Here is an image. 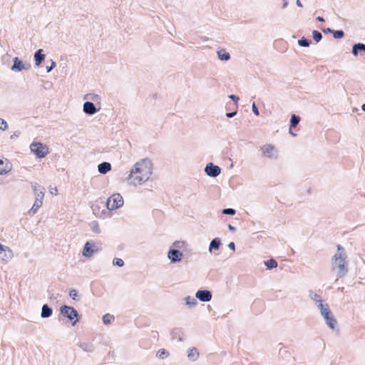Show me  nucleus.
<instances>
[{"mask_svg":"<svg viewBox=\"0 0 365 365\" xmlns=\"http://www.w3.org/2000/svg\"><path fill=\"white\" fill-rule=\"evenodd\" d=\"M153 163L148 158H143L136 162L127 178L129 184L142 185L148 181L153 173Z\"/></svg>","mask_w":365,"mask_h":365,"instance_id":"nucleus-1","label":"nucleus"},{"mask_svg":"<svg viewBox=\"0 0 365 365\" xmlns=\"http://www.w3.org/2000/svg\"><path fill=\"white\" fill-rule=\"evenodd\" d=\"M347 257L344 248L340 245H337V252L332 257L333 269L338 268V276L344 277L348 272V267L346 263Z\"/></svg>","mask_w":365,"mask_h":365,"instance_id":"nucleus-2","label":"nucleus"},{"mask_svg":"<svg viewBox=\"0 0 365 365\" xmlns=\"http://www.w3.org/2000/svg\"><path fill=\"white\" fill-rule=\"evenodd\" d=\"M60 314L68 319L73 326H75L81 319L78 311L71 306L63 304L59 308Z\"/></svg>","mask_w":365,"mask_h":365,"instance_id":"nucleus-3","label":"nucleus"},{"mask_svg":"<svg viewBox=\"0 0 365 365\" xmlns=\"http://www.w3.org/2000/svg\"><path fill=\"white\" fill-rule=\"evenodd\" d=\"M123 198L120 193H114L106 201V207L109 210H115L123 205Z\"/></svg>","mask_w":365,"mask_h":365,"instance_id":"nucleus-4","label":"nucleus"},{"mask_svg":"<svg viewBox=\"0 0 365 365\" xmlns=\"http://www.w3.org/2000/svg\"><path fill=\"white\" fill-rule=\"evenodd\" d=\"M30 148L32 153L38 158H43L48 153V148L41 142H34L31 144Z\"/></svg>","mask_w":365,"mask_h":365,"instance_id":"nucleus-5","label":"nucleus"},{"mask_svg":"<svg viewBox=\"0 0 365 365\" xmlns=\"http://www.w3.org/2000/svg\"><path fill=\"white\" fill-rule=\"evenodd\" d=\"M321 315L323 317L326 324L328 327L332 330H334L337 326V322L336 318L334 317L329 307H327L325 310L322 311Z\"/></svg>","mask_w":365,"mask_h":365,"instance_id":"nucleus-6","label":"nucleus"},{"mask_svg":"<svg viewBox=\"0 0 365 365\" xmlns=\"http://www.w3.org/2000/svg\"><path fill=\"white\" fill-rule=\"evenodd\" d=\"M13 65L11 67V70L14 72H20L23 70H29L31 68L29 63L26 64L19 57H14L13 58Z\"/></svg>","mask_w":365,"mask_h":365,"instance_id":"nucleus-7","label":"nucleus"},{"mask_svg":"<svg viewBox=\"0 0 365 365\" xmlns=\"http://www.w3.org/2000/svg\"><path fill=\"white\" fill-rule=\"evenodd\" d=\"M183 257V254L180 250L175 248H170L168 252V258L170 261L171 263H178L180 262Z\"/></svg>","mask_w":365,"mask_h":365,"instance_id":"nucleus-8","label":"nucleus"},{"mask_svg":"<svg viewBox=\"0 0 365 365\" xmlns=\"http://www.w3.org/2000/svg\"><path fill=\"white\" fill-rule=\"evenodd\" d=\"M98 248L95 244L91 242L90 241H87L83 246L82 255L86 257H91L95 253L98 252Z\"/></svg>","mask_w":365,"mask_h":365,"instance_id":"nucleus-9","label":"nucleus"},{"mask_svg":"<svg viewBox=\"0 0 365 365\" xmlns=\"http://www.w3.org/2000/svg\"><path fill=\"white\" fill-rule=\"evenodd\" d=\"M205 173L211 178H216L220 174L221 168L212 163H208L205 168Z\"/></svg>","mask_w":365,"mask_h":365,"instance_id":"nucleus-10","label":"nucleus"},{"mask_svg":"<svg viewBox=\"0 0 365 365\" xmlns=\"http://www.w3.org/2000/svg\"><path fill=\"white\" fill-rule=\"evenodd\" d=\"M195 297L202 302H208L211 301L212 294L208 289H199L195 293Z\"/></svg>","mask_w":365,"mask_h":365,"instance_id":"nucleus-11","label":"nucleus"},{"mask_svg":"<svg viewBox=\"0 0 365 365\" xmlns=\"http://www.w3.org/2000/svg\"><path fill=\"white\" fill-rule=\"evenodd\" d=\"M100 106L98 108H97L96 104L91 101H86L83 106V112L88 115H93L96 114L98 111L100 110Z\"/></svg>","mask_w":365,"mask_h":365,"instance_id":"nucleus-12","label":"nucleus"},{"mask_svg":"<svg viewBox=\"0 0 365 365\" xmlns=\"http://www.w3.org/2000/svg\"><path fill=\"white\" fill-rule=\"evenodd\" d=\"M274 146L271 144L264 145L261 148L262 155L270 159H276L277 158V155L274 153Z\"/></svg>","mask_w":365,"mask_h":365,"instance_id":"nucleus-13","label":"nucleus"},{"mask_svg":"<svg viewBox=\"0 0 365 365\" xmlns=\"http://www.w3.org/2000/svg\"><path fill=\"white\" fill-rule=\"evenodd\" d=\"M34 61L35 65L39 66L42 62L45 60L46 55L43 53V51L41 48L38 49L34 53Z\"/></svg>","mask_w":365,"mask_h":365,"instance_id":"nucleus-14","label":"nucleus"},{"mask_svg":"<svg viewBox=\"0 0 365 365\" xmlns=\"http://www.w3.org/2000/svg\"><path fill=\"white\" fill-rule=\"evenodd\" d=\"M111 169V164L108 162H102L98 165V171L102 175L108 173Z\"/></svg>","mask_w":365,"mask_h":365,"instance_id":"nucleus-15","label":"nucleus"},{"mask_svg":"<svg viewBox=\"0 0 365 365\" xmlns=\"http://www.w3.org/2000/svg\"><path fill=\"white\" fill-rule=\"evenodd\" d=\"M53 314V309L48 304H44L41 307V317L43 319L49 318Z\"/></svg>","mask_w":365,"mask_h":365,"instance_id":"nucleus-16","label":"nucleus"},{"mask_svg":"<svg viewBox=\"0 0 365 365\" xmlns=\"http://www.w3.org/2000/svg\"><path fill=\"white\" fill-rule=\"evenodd\" d=\"M365 52V44L363 43H356L352 46L351 53L357 56L359 53Z\"/></svg>","mask_w":365,"mask_h":365,"instance_id":"nucleus-17","label":"nucleus"},{"mask_svg":"<svg viewBox=\"0 0 365 365\" xmlns=\"http://www.w3.org/2000/svg\"><path fill=\"white\" fill-rule=\"evenodd\" d=\"M222 245V241L220 237H215L212 239L209 245V252H212L213 250H220V245Z\"/></svg>","mask_w":365,"mask_h":365,"instance_id":"nucleus-18","label":"nucleus"},{"mask_svg":"<svg viewBox=\"0 0 365 365\" xmlns=\"http://www.w3.org/2000/svg\"><path fill=\"white\" fill-rule=\"evenodd\" d=\"M182 329L181 328H174L172 329L170 332L171 339L173 340L177 339L178 341H182L183 339L182 337Z\"/></svg>","mask_w":365,"mask_h":365,"instance_id":"nucleus-19","label":"nucleus"},{"mask_svg":"<svg viewBox=\"0 0 365 365\" xmlns=\"http://www.w3.org/2000/svg\"><path fill=\"white\" fill-rule=\"evenodd\" d=\"M2 254L4 255L1 258V261L4 263H7L14 257L13 251L8 246H6L5 251H4Z\"/></svg>","mask_w":365,"mask_h":365,"instance_id":"nucleus-20","label":"nucleus"},{"mask_svg":"<svg viewBox=\"0 0 365 365\" xmlns=\"http://www.w3.org/2000/svg\"><path fill=\"white\" fill-rule=\"evenodd\" d=\"M78 345L86 352H93L95 349L94 345L91 342H78Z\"/></svg>","mask_w":365,"mask_h":365,"instance_id":"nucleus-21","label":"nucleus"},{"mask_svg":"<svg viewBox=\"0 0 365 365\" xmlns=\"http://www.w3.org/2000/svg\"><path fill=\"white\" fill-rule=\"evenodd\" d=\"M199 356V352L195 347L190 348L187 351V357L189 360L195 361Z\"/></svg>","mask_w":365,"mask_h":365,"instance_id":"nucleus-22","label":"nucleus"},{"mask_svg":"<svg viewBox=\"0 0 365 365\" xmlns=\"http://www.w3.org/2000/svg\"><path fill=\"white\" fill-rule=\"evenodd\" d=\"M301 118L296 114H292L289 120V130H293L299 123Z\"/></svg>","mask_w":365,"mask_h":365,"instance_id":"nucleus-23","label":"nucleus"},{"mask_svg":"<svg viewBox=\"0 0 365 365\" xmlns=\"http://www.w3.org/2000/svg\"><path fill=\"white\" fill-rule=\"evenodd\" d=\"M217 53L220 61H227L230 59V54L224 48L218 50Z\"/></svg>","mask_w":365,"mask_h":365,"instance_id":"nucleus-24","label":"nucleus"},{"mask_svg":"<svg viewBox=\"0 0 365 365\" xmlns=\"http://www.w3.org/2000/svg\"><path fill=\"white\" fill-rule=\"evenodd\" d=\"M185 304L189 308L195 307L198 304L197 298L196 297L195 298V297H191V296H187L185 298Z\"/></svg>","mask_w":365,"mask_h":365,"instance_id":"nucleus-25","label":"nucleus"},{"mask_svg":"<svg viewBox=\"0 0 365 365\" xmlns=\"http://www.w3.org/2000/svg\"><path fill=\"white\" fill-rule=\"evenodd\" d=\"M264 264L266 266L267 269L270 270L274 268H276L278 265V263L274 259L271 258L269 259L264 261Z\"/></svg>","mask_w":365,"mask_h":365,"instance_id":"nucleus-26","label":"nucleus"},{"mask_svg":"<svg viewBox=\"0 0 365 365\" xmlns=\"http://www.w3.org/2000/svg\"><path fill=\"white\" fill-rule=\"evenodd\" d=\"M312 43V40L305 36L301 37L297 41L298 45L301 47H309Z\"/></svg>","mask_w":365,"mask_h":365,"instance_id":"nucleus-27","label":"nucleus"},{"mask_svg":"<svg viewBox=\"0 0 365 365\" xmlns=\"http://www.w3.org/2000/svg\"><path fill=\"white\" fill-rule=\"evenodd\" d=\"M114 319H115L114 316L110 314H108V313L104 314L102 317L103 323L105 325H108V324H111V322H113Z\"/></svg>","mask_w":365,"mask_h":365,"instance_id":"nucleus-28","label":"nucleus"},{"mask_svg":"<svg viewBox=\"0 0 365 365\" xmlns=\"http://www.w3.org/2000/svg\"><path fill=\"white\" fill-rule=\"evenodd\" d=\"M69 297L74 301L80 300V297L78 295V291L75 289H71L69 290Z\"/></svg>","mask_w":365,"mask_h":365,"instance_id":"nucleus-29","label":"nucleus"},{"mask_svg":"<svg viewBox=\"0 0 365 365\" xmlns=\"http://www.w3.org/2000/svg\"><path fill=\"white\" fill-rule=\"evenodd\" d=\"M312 37L313 39L317 42H319L322 39V34L320 31L318 30H313L312 31Z\"/></svg>","mask_w":365,"mask_h":365,"instance_id":"nucleus-30","label":"nucleus"},{"mask_svg":"<svg viewBox=\"0 0 365 365\" xmlns=\"http://www.w3.org/2000/svg\"><path fill=\"white\" fill-rule=\"evenodd\" d=\"M10 169L7 167V165H4V161L2 159H0V175L6 174Z\"/></svg>","mask_w":365,"mask_h":365,"instance_id":"nucleus-31","label":"nucleus"},{"mask_svg":"<svg viewBox=\"0 0 365 365\" xmlns=\"http://www.w3.org/2000/svg\"><path fill=\"white\" fill-rule=\"evenodd\" d=\"M91 229L96 234H99L101 232V229L99 228V225L97 221H92L90 224Z\"/></svg>","mask_w":365,"mask_h":365,"instance_id":"nucleus-32","label":"nucleus"},{"mask_svg":"<svg viewBox=\"0 0 365 365\" xmlns=\"http://www.w3.org/2000/svg\"><path fill=\"white\" fill-rule=\"evenodd\" d=\"M169 355V352L165 350V349H160L158 350L157 353V356H158L160 359H164L167 358Z\"/></svg>","mask_w":365,"mask_h":365,"instance_id":"nucleus-33","label":"nucleus"},{"mask_svg":"<svg viewBox=\"0 0 365 365\" xmlns=\"http://www.w3.org/2000/svg\"><path fill=\"white\" fill-rule=\"evenodd\" d=\"M333 37L336 39L342 38L344 36V32L343 30H334L332 32Z\"/></svg>","mask_w":365,"mask_h":365,"instance_id":"nucleus-34","label":"nucleus"},{"mask_svg":"<svg viewBox=\"0 0 365 365\" xmlns=\"http://www.w3.org/2000/svg\"><path fill=\"white\" fill-rule=\"evenodd\" d=\"M86 97L91 99V101L96 103H98V104H100L101 97L98 95L96 93H88L86 95Z\"/></svg>","mask_w":365,"mask_h":365,"instance_id":"nucleus-35","label":"nucleus"},{"mask_svg":"<svg viewBox=\"0 0 365 365\" xmlns=\"http://www.w3.org/2000/svg\"><path fill=\"white\" fill-rule=\"evenodd\" d=\"M185 245V242L184 241H181V240H177L175 242H173L172 247H170V248H175L178 250H180V249H182Z\"/></svg>","mask_w":365,"mask_h":365,"instance_id":"nucleus-36","label":"nucleus"},{"mask_svg":"<svg viewBox=\"0 0 365 365\" xmlns=\"http://www.w3.org/2000/svg\"><path fill=\"white\" fill-rule=\"evenodd\" d=\"M93 214L96 216V217H101V218H104L105 216L108 213L107 210H103L101 211H100V213H97L96 212V207H93Z\"/></svg>","mask_w":365,"mask_h":365,"instance_id":"nucleus-37","label":"nucleus"},{"mask_svg":"<svg viewBox=\"0 0 365 365\" xmlns=\"http://www.w3.org/2000/svg\"><path fill=\"white\" fill-rule=\"evenodd\" d=\"M113 264L114 266L122 267L124 266L125 263H124V261L122 259L118 258V257H115L113 259Z\"/></svg>","mask_w":365,"mask_h":365,"instance_id":"nucleus-38","label":"nucleus"},{"mask_svg":"<svg viewBox=\"0 0 365 365\" xmlns=\"http://www.w3.org/2000/svg\"><path fill=\"white\" fill-rule=\"evenodd\" d=\"M223 215H234L236 213V210L233 208H224L222 210Z\"/></svg>","mask_w":365,"mask_h":365,"instance_id":"nucleus-39","label":"nucleus"},{"mask_svg":"<svg viewBox=\"0 0 365 365\" xmlns=\"http://www.w3.org/2000/svg\"><path fill=\"white\" fill-rule=\"evenodd\" d=\"M317 306L318 309L320 310V313H322V311H323V309L325 310L326 309H327V307H329L328 304L323 303V300L317 302Z\"/></svg>","mask_w":365,"mask_h":365,"instance_id":"nucleus-40","label":"nucleus"},{"mask_svg":"<svg viewBox=\"0 0 365 365\" xmlns=\"http://www.w3.org/2000/svg\"><path fill=\"white\" fill-rule=\"evenodd\" d=\"M32 187L35 195L38 194L41 191H43L44 190L41 185H39L37 183L32 184Z\"/></svg>","mask_w":365,"mask_h":365,"instance_id":"nucleus-41","label":"nucleus"},{"mask_svg":"<svg viewBox=\"0 0 365 365\" xmlns=\"http://www.w3.org/2000/svg\"><path fill=\"white\" fill-rule=\"evenodd\" d=\"M7 128H8V124H7L6 121L3 118H0V130L4 131V130H7Z\"/></svg>","mask_w":365,"mask_h":365,"instance_id":"nucleus-42","label":"nucleus"},{"mask_svg":"<svg viewBox=\"0 0 365 365\" xmlns=\"http://www.w3.org/2000/svg\"><path fill=\"white\" fill-rule=\"evenodd\" d=\"M252 110L255 115H259V111L257 106H256L255 102H253L252 104Z\"/></svg>","mask_w":365,"mask_h":365,"instance_id":"nucleus-43","label":"nucleus"},{"mask_svg":"<svg viewBox=\"0 0 365 365\" xmlns=\"http://www.w3.org/2000/svg\"><path fill=\"white\" fill-rule=\"evenodd\" d=\"M312 294H313V297H312V298L314 301L316 302V303L322 300L320 295H319L317 294H314L312 292H311L310 296H312Z\"/></svg>","mask_w":365,"mask_h":365,"instance_id":"nucleus-44","label":"nucleus"},{"mask_svg":"<svg viewBox=\"0 0 365 365\" xmlns=\"http://www.w3.org/2000/svg\"><path fill=\"white\" fill-rule=\"evenodd\" d=\"M56 66V63L51 60V63L49 66H46V71L47 73L51 72Z\"/></svg>","mask_w":365,"mask_h":365,"instance_id":"nucleus-45","label":"nucleus"},{"mask_svg":"<svg viewBox=\"0 0 365 365\" xmlns=\"http://www.w3.org/2000/svg\"><path fill=\"white\" fill-rule=\"evenodd\" d=\"M229 98L231 99L235 104H237V103L240 100V98L235 94L230 95Z\"/></svg>","mask_w":365,"mask_h":365,"instance_id":"nucleus-46","label":"nucleus"},{"mask_svg":"<svg viewBox=\"0 0 365 365\" xmlns=\"http://www.w3.org/2000/svg\"><path fill=\"white\" fill-rule=\"evenodd\" d=\"M237 110H235L232 112L226 113L225 115L227 118H233L234 116H235L237 115Z\"/></svg>","mask_w":365,"mask_h":365,"instance_id":"nucleus-47","label":"nucleus"},{"mask_svg":"<svg viewBox=\"0 0 365 365\" xmlns=\"http://www.w3.org/2000/svg\"><path fill=\"white\" fill-rule=\"evenodd\" d=\"M38 208H40V207L34 206V204L32 207L29 211V213L31 214V215H34L35 213H36V212L38 210Z\"/></svg>","mask_w":365,"mask_h":365,"instance_id":"nucleus-48","label":"nucleus"},{"mask_svg":"<svg viewBox=\"0 0 365 365\" xmlns=\"http://www.w3.org/2000/svg\"><path fill=\"white\" fill-rule=\"evenodd\" d=\"M322 32L324 34H332V32L334 31V29H331V28H324L322 29Z\"/></svg>","mask_w":365,"mask_h":365,"instance_id":"nucleus-49","label":"nucleus"},{"mask_svg":"<svg viewBox=\"0 0 365 365\" xmlns=\"http://www.w3.org/2000/svg\"><path fill=\"white\" fill-rule=\"evenodd\" d=\"M36 198L40 200H43L44 197V191H41L38 194L35 195Z\"/></svg>","mask_w":365,"mask_h":365,"instance_id":"nucleus-50","label":"nucleus"},{"mask_svg":"<svg viewBox=\"0 0 365 365\" xmlns=\"http://www.w3.org/2000/svg\"><path fill=\"white\" fill-rule=\"evenodd\" d=\"M34 204V206L41 207L43 204V200H40L36 198V200Z\"/></svg>","mask_w":365,"mask_h":365,"instance_id":"nucleus-51","label":"nucleus"},{"mask_svg":"<svg viewBox=\"0 0 365 365\" xmlns=\"http://www.w3.org/2000/svg\"><path fill=\"white\" fill-rule=\"evenodd\" d=\"M21 134V132L19 130H16L14 133L11 135L10 138L13 139L14 137H18Z\"/></svg>","mask_w":365,"mask_h":365,"instance_id":"nucleus-52","label":"nucleus"},{"mask_svg":"<svg viewBox=\"0 0 365 365\" xmlns=\"http://www.w3.org/2000/svg\"><path fill=\"white\" fill-rule=\"evenodd\" d=\"M228 247H229L230 250H232L235 251V242H230L228 244Z\"/></svg>","mask_w":365,"mask_h":365,"instance_id":"nucleus-53","label":"nucleus"},{"mask_svg":"<svg viewBox=\"0 0 365 365\" xmlns=\"http://www.w3.org/2000/svg\"><path fill=\"white\" fill-rule=\"evenodd\" d=\"M228 229H229L230 231H231L232 232H235L236 231V227L232 226L230 224L228 225Z\"/></svg>","mask_w":365,"mask_h":365,"instance_id":"nucleus-54","label":"nucleus"},{"mask_svg":"<svg viewBox=\"0 0 365 365\" xmlns=\"http://www.w3.org/2000/svg\"><path fill=\"white\" fill-rule=\"evenodd\" d=\"M5 248H6V246L0 243V255H1L4 251H5Z\"/></svg>","mask_w":365,"mask_h":365,"instance_id":"nucleus-55","label":"nucleus"},{"mask_svg":"<svg viewBox=\"0 0 365 365\" xmlns=\"http://www.w3.org/2000/svg\"><path fill=\"white\" fill-rule=\"evenodd\" d=\"M316 20H317V21H319V22H324V21H325L324 18L323 16H317V17L316 18Z\"/></svg>","mask_w":365,"mask_h":365,"instance_id":"nucleus-56","label":"nucleus"},{"mask_svg":"<svg viewBox=\"0 0 365 365\" xmlns=\"http://www.w3.org/2000/svg\"><path fill=\"white\" fill-rule=\"evenodd\" d=\"M296 4H297V6H299V7H302V6H303L302 3L301 2V1H300V0H297V1H296Z\"/></svg>","mask_w":365,"mask_h":365,"instance_id":"nucleus-57","label":"nucleus"},{"mask_svg":"<svg viewBox=\"0 0 365 365\" xmlns=\"http://www.w3.org/2000/svg\"><path fill=\"white\" fill-rule=\"evenodd\" d=\"M289 133L292 136H293V137L297 136V134H296V133H294L292 131V130H289Z\"/></svg>","mask_w":365,"mask_h":365,"instance_id":"nucleus-58","label":"nucleus"},{"mask_svg":"<svg viewBox=\"0 0 365 365\" xmlns=\"http://www.w3.org/2000/svg\"><path fill=\"white\" fill-rule=\"evenodd\" d=\"M284 1L283 3V4H282V8L283 9L286 8L287 6V5H288V2L287 1H285V0H284Z\"/></svg>","mask_w":365,"mask_h":365,"instance_id":"nucleus-59","label":"nucleus"},{"mask_svg":"<svg viewBox=\"0 0 365 365\" xmlns=\"http://www.w3.org/2000/svg\"><path fill=\"white\" fill-rule=\"evenodd\" d=\"M93 207H96V212L100 213V207L98 206H94Z\"/></svg>","mask_w":365,"mask_h":365,"instance_id":"nucleus-60","label":"nucleus"},{"mask_svg":"<svg viewBox=\"0 0 365 365\" xmlns=\"http://www.w3.org/2000/svg\"><path fill=\"white\" fill-rule=\"evenodd\" d=\"M361 110L365 112V103L362 104Z\"/></svg>","mask_w":365,"mask_h":365,"instance_id":"nucleus-61","label":"nucleus"},{"mask_svg":"<svg viewBox=\"0 0 365 365\" xmlns=\"http://www.w3.org/2000/svg\"><path fill=\"white\" fill-rule=\"evenodd\" d=\"M135 175H141V172H138L136 174H134V176Z\"/></svg>","mask_w":365,"mask_h":365,"instance_id":"nucleus-62","label":"nucleus"}]
</instances>
